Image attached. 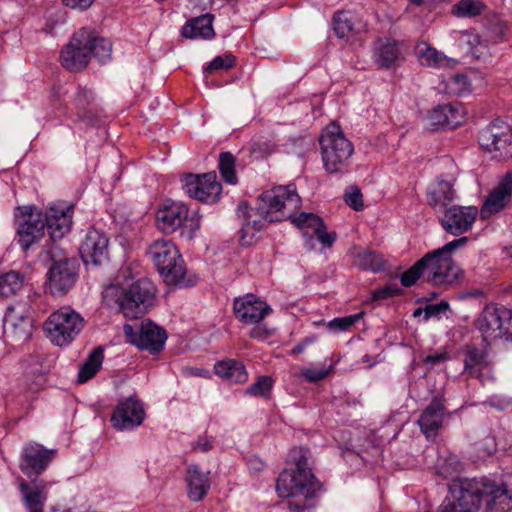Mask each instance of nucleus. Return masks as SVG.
I'll return each mask as SVG.
<instances>
[{"instance_id": "dca6fc26", "label": "nucleus", "mask_w": 512, "mask_h": 512, "mask_svg": "<svg viewBox=\"0 0 512 512\" xmlns=\"http://www.w3.org/2000/svg\"><path fill=\"white\" fill-rule=\"evenodd\" d=\"M182 187L191 198L205 203H214L220 196L222 186L215 173L202 176L187 175L182 179Z\"/></svg>"}, {"instance_id": "0e129e2a", "label": "nucleus", "mask_w": 512, "mask_h": 512, "mask_svg": "<svg viewBox=\"0 0 512 512\" xmlns=\"http://www.w3.org/2000/svg\"><path fill=\"white\" fill-rule=\"evenodd\" d=\"M250 336L252 338H257V339H262V338H265L266 335H260V330L259 328H254L252 329L251 333H250Z\"/></svg>"}, {"instance_id": "0eeeda50", "label": "nucleus", "mask_w": 512, "mask_h": 512, "mask_svg": "<svg viewBox=\"0 0 512 512\" xmlns=\"http://www.w3.org/2000/svg\"><path fill=\"white\" fill-rule=\"evenodd\" d=\"M83 327V317L70 307H62L50 314L43 326L47 338L60 347L72 343Z\"/></svg>"}, {"instance_id": "20e7f679", "label": "nucleus", "mask_w": 512, "mask_h": 512, "mask_svg": "<svg viewBox=\"0 0 512 512\" xmlns=\"http://www.w3.org/2000/svg\"><path fill=\"white\" fill-rule=\"evenodd\" d=\"M104 297L115 298L119 310L126 318L135 319L145 314L155 302L156 288L147 278H140L128 288L111 285L104 291Z\"/></svg>"}, {"instance_id": "2f4dec72", "label": "nucleus", "mask_w": 512, "mask_h": 512, "mask_svg": "<svg viewBox=\"0 0 512 512\" xmlns=\"http://www.w3.org/2000/svg\"><path fill=\"white\" fill-rule=\"evenodd\" d=\"M401 56L398 42L384 38L379 39L373 48V59L381 68H390Z\"/></svg>"}, {"instance_id": "9b49d317", "label": "nucleus", "mask_w": 512, "mask_h": 512, "mask_svg": "<svg viewBox=\"0 0 512 512\" xmlns=\"http://www.w3.org/2000/svg\"><path fill=\"white\" fill-rule=\"evenodd\" d=\"M4 333L16 342H26L32 335V307L28 301H19L10 305L4 316Z\"/></svg>"}, {"instance_id": "a19ab883", "label": "nucleus", "mask_w": 512, "mask_h": 512, "mask_svg": "<svg viewBox=\"0 0 512 512\" xmlns=\"http://www.w3.org/2000/svg\"><path fill=\"white\" fill-rule=\"evenodd\" d=\"M90 57L93 55L99 62L105 63L111 57L112 44L105 38L96 37L91 32V41L89 43Z\"/></svg>"}, {"instance_id": "4c0bfd02", "label": "nucleus", "mask_w": 512, "mask_h": 512, "mask_svg": "<svg viewBox=\"0 0 512 512\" xmlns=\"http://www.w3.org/2000/svg\"><path fill=\"white\" fill-rule=\"evenodd\" d=\"M24 276L17 271H9L0 274V297L15 295L21 290Z\"/></svg>"}, {"instance_id": "393cba45", "label": "nucleus", "mask_w": 512, "mask_h": 512, "mask_svg": "<svg viewBox=\"0 0 512 512\" xmlns=\"http://www.w3.org/2000/svg\"><path fill=\"white\" fill-rule=\"evenodd\" d=\"M23 214H27V219L19 225L18 236L21 247L27 250L43 236L45 221L43 213L32 207H24Z\"/></svg>"}, {"instance_id": "c756f323", "label": "nucleus", "mask_w": 512, "mask_h": 512, "mask_svg": "<svg viewBox=\"0 0 512 512\" xmlns=\"http://www.w3.org/2000/svg\"><path fill=\"white\" fill-rule=\"evenodd\" d=\"M453 177H440L427 191L428 204L434 209H444L456 197Z\"/></svg>"}, {"instance_id": "6e6552de", "label": "nucleus", "mask_w": 512, "mask_h": 512, "mask_svg": "<svg viewBox=\"0 0 512 512\" xmlns=\"http://www.w3.org/2000/svg\"><path fill=\"white\" fill-rule=\"evenodd\" d=\"M475 327L486 342L512 340V310L503 305L488 304L475 320Z\"/></svg>"}, {"instance_id": "39448f33", "label": "nucleus", "mask_w": 512, "mask_h": 512, "mask_svg": "<svg viewBox=\"0 0 512 512\" xmlns=\"http://www.w3.org/2000/svg\"><path fill=\"white\" fill-rule=\"evenodd\" d=\"M468 239L461 237L446 243L443 247L428 252L422 257L425 269V280L434 286L454 284L461 275V269L454 263L451 253L465 246Z\"/></svg>"}, {"instance_id": "e433bc0d", "label": "nucleus", "mask_w": 512, "mask_h": 512, "mask_svg": "<svg viewBox=\"0 0 512 512\" xmlns=\"http://www.w3.org/2000/svg\"><path fill=\"white\" fill-rule=\"evenodd\" d=\"M103 358L104 355L102 348L98 347L94 349L79 369L78 382L85 383L93 378L100 370Z\"/></svg>"}, {"instance_id": "7c9ffc66", "label": "nucleus", "mask_w": 512, "mask_h": 512, "mask_svg": "<svg viewBox=\"0 0 512 512\" xmlns=\"http://www.w3.org/2000/svg\"><path fill=\"white\" fill-rule=\"evenodd\" d=\"M334 31L339 38L349 39L366 30V23L351 11H338L333 17Z\"/></svg>"}, {"instance_id": "603ef678", "label": "nucleus", "mask_w": 512, "mask_h": 512, "mask_svg": "<svg viewBox=\"0 0 512 512\" xmlns=\"http://www.w3.org/2000/svg\"><path fill=\"white\" fill-rule=\"evenodd\" d=\"M344 200L348 206L353 208L355 211L363 209L362 193L359 188L352 186L344 194Z\"/></svg>"}, {"instance_id": "9d476101", "label": "nucleus", "mask_w": 512, "mask_h": 512, "mask_svg": "<svg viewBox=\"0 0 512 512\" xmlns=\"http://www.w3.org/2000/svg\"><path fill=\"white\" fill-rule=\"evenodd\" d=\"M480 146L498 160L512 158V126L496 119L483 128L478 137Z\"/></svg>"}, {"instance_id": "f704fd0d", "label": "nucleus", "mask_w": 512, "mask_h": 512, "mask_svg": "<svg viewBox=\"0 0 512 512\" xmlns=\"http://www.w3.org/2000/svg\"><path fill=\"white\" fill-rule=\"evenodd\" d=\"M465 371L477 378L482 377V374L485 370H489L487 354L482 349H478L476 347H467L465 352Z\"/></svg>"}, {"instance_id": "4d7b16f0", "label": "nucleus", "mask_w": 512, "mask_h": 512, "mask_svg": "<svg viewBox=\"0 0 512 512\" xmlns=\"http://www.w3.org/2000/svg\"><path fill=\"white\" fill-rule=\"evenodd\" d=\"M449 309V304L446 301H441L435 304H429L424 308V320L427 321L432 317H437L445 313Z\"/></svg>"}, {"instance_id": "5fc2aeb1", "label": "nucleus", "mask_w": 512, "mask_h": 512, "mask_svg": "<svg viewBox=\"0 0 512 512\" xmlns=\"http://www.w3.org/2000/svg\"><path fill=\"white\" fill-rule=\"evenodd\" d=\"M93 100V93L86 88L79 87L74 95V104L80 109H86Z\"/></svg>"}, {"instance_id": "b1692460", "label": "nucleus", "mask_w": 512, "mask_h": 512, "mask_svg": "<svg viewBox=\"0 0 512 512\" xmlns=\"http://www.w3.org/2000/svg\"><path fill=\"white\" fill-rule=\"evenodd\" d=\"M73 206L55 204L43 214L45 227L53 240L63 238L72 226Z\"/></svg>"}, {"instance_id": "69168bd1", "label": "nucleus", "mask_w": 512, "mask_h": 512, "mask_svg": "<svg viewBox=\"0 0 512 512\" xmlns=\"http://www.w3.org/2000/svg\"><path fill=\"white\" fill-rule=\"evenodd\" d=\"M421 314H424V308H417L414 310L413 312V316L414 317H418L420 316Z\"/></svg>"}, {"instance_id": "09e8293b", "label": "nucleus", "mask_w": 512, "mask_h": 512, "mask_svg": "<svg viewBox=\"0 0 512 512\" xmlns=\"http://www.w3.org/2000/svg\"><path fill=\"white\" fill-rule=\"evenodd\" d=\"M252 215L249 213L244 220L241 228V241L244 244H250L254 234L262 229L261 220L251 219Z\"/></svg>"}, {"instance_id": "e2e57ef3", "label": "nucleus", "mask_w": 512, "mask_h": 512, "mask_svg": "<svg viewBox=\"0 0 512 512\" xmlns=\"http://www.w3.org/2000/svg\"><path fill=\"white\" fill-rule=\"evenodd\" d=\"M312 343V340L306 338L303 342L297 344L291 351L292 354H299L302 353L305 349V347Z\"/></svg>"}, {"instance_id": "cd10ccee", "label": "nucleus", "mask_w": 512, "mask_h": 512, "mask_svg": "<svg viewBox=\"0 0 512 512\" xmlns=\"http://www.w3.org/2000/svg\"><path fill=\"white\" fill-rule=\"evenodd\" d=\"M209 475L210 471H203L197 464L188 466L185 481L191 501L199 502L207 495L211 486Z\"/></svg>"}, {"instance_id": "ddd939ff", "label": "nucleus", "mask_w": 512, "mask_h": 512, "mask_svg": "<svg viewBox=\"0 0 512 512\" xmlns=\"http://www.w3.org/2000/svg\"><path fill=\"white\" fill-rule=\"evenodd\" d=\"M158 227L164 233H172L182 226H188L191 232L199 229V217L190 215L188 207L181 202L164 204L156 214Z\"/></svg>"}, {"instance_id": "3c124183", "label": "nucleus", "mask_w": 512, "mask_h": 512, "mask_svg": "<svg viewBox=\"0 0 512 512\" xmlns=\"http://www.w3.org/2000/svg\"><path fill=\"white\" fill-rule=\"evenodd\" d=\"M333 370V364H331L328 368L325 366L322 367H307L301 370V375L308 382H317L319 380L324 379L328 374H330Z\"/></svg>"}, {"instance_id": "a211bd4d", "label": "nucleus", "mask_w": 512, "mask_h": 512, "mask_svg": "<svg viewBox=\"0 0 512 512\" xmlns=\"http://www.w3.org/2000/svg\"><path fill=\"white\" fill-rule=\"evenodd\" d=\"M511 198L512 172L509 171L499 178L497 185L487 195L479 212L481 217L488 219L492 215L499 213L508 206Z\"/></svg>"}, {"instance_id": "ea45409f", "label": "nucleus", "mask_w": 512, "mask_h": 512, "mask_svg": "<svg viewBox=\"0 0 512 512\" xmlns=\"http://www.w3.org/2000/svg\"><path fill=\"white\" fill-rule=\"evenodd\" d=\"M469 52L477 59L485 58L490 54V41L486 37L474 32L465 33Z\"/></svg>"}, {"instance_id": "6ab92c4d", "label": "nucleus", "mask_w": 512, "mask_h": 512, "mask_svg": "<svg viewBox=\"0 0 512 512\" xmlns=\"http://www.w3.org/2000/svg\"><path fill=\"white\" fill-rule=\"evenodd\" d=\"M145 418L143 405L133 397L121 401L114 409L111 422L120 431L132 430L142 424Z\"/></svg>"}, {"instance_id": "052dcab7", "label": "nucleus", "mask_w": 512, "mask_h": 512, "mask_svg": "<svg viewBox=\"0 0 512 512\" xmlns=\"http://www.w3.org/2000/svg\"><path fill=\"white\" fill-rule=\"evenodd\" d=\"M193 449L199 452H208L212 449V440L207 437L199 438L193 445Z\"/></svg>"}, {"instance_id": "72a5a7b5", "label": "nucleus", "mask_w": 512, "mask_h": 512, "mask_svg": "<svg viewBox=\"0 0 512 512\" xmlns=\"http://www.w3.org/2000/svg\"><path fill=\"white\" fill-rule=\"evenodd\" d=\"M212 21L213 16L211 14L193 18L182 27V35L189 39L211 38L214 35Z\"/></svg>"}, {"instance_id": "bf43d9fd", "label": "nucleus", "mask_w": 512, "mask_h": 512, "mask_svg": "<svg viewBox=\"0 0 512 512\" xmlns=\"http://www.w3.org/2000/svg\"><path fill=\"white\" fill-rule=\"evenodd\" d=\"M448 359L447 353H436L433 355H427L423 362L429 368H434L437 365L444 363Z\"/></svg>"}, {"instance_id": "f03ea898", "label": "nucleus", "mask_w": 512, "mask_h": 512, "mask_svg": "<svg viewBox=\"0 0 512 512\" xmlns=\"http://www.w3.org/2000/svg\"><path fill=\"white\" fill-rule=\"evenodd\" d=\"M483 498H486L490 509L496 507L505 511L512 508V496L506 486L483 478L453 484L449 489V495L440 505L439 512H474L479 508Z\"/></svg>"}, {"instance_id": "a18cd8bd", "label": "nucleus", "mask_w": 512, "mask_h": 512, "mask_svg": "<svg viewBox=\"0 0 512 512\" xmlns=\"http://www.w3.org/2000/svg\"><path fill=\"white\" fill-rule=\"evenodd\" d=\"M235 159L229 152L220 154L219 157V170L223 179L229 184H236L237 176L235 173Z\"/></svg>"}, {"instance_id": "c03bdc74", "label": "nucleus", "mask_w": 512, "mask_h": 512, "mask_svg": "<svg viewBox=\"0 0 512 512\" xmlns=\"http://www.w3.org/2000/svg\"><path fill=\"white\" fill-rule=\"evenodd\" d=\"M461 464L455 455L440 458L436 465L437 474L444 478H454L460 471Z\"/></svg>"}, {"instance_id": "f3484780", "label": "nucleus", "mask_w": 512, "mask_h": 512, "mask_svg": "<svg viewBox=\"0 0 512 512\" xmlns=\"http://www.w3.org/2000/svg\"><path fill=\"white\" fill-rule=\"evenodd\" d=\"M478 215L476 206L453 205L445 209L441 224L446 232L459 236L472 228Z\"/></svg>"}, {"instance_id": "338daca9", "label": "nucleus", "mask_w": 512, "mask_h": 512, "mask_svg": "<svg viewBox=\"0 0 512 512\" xmlns=\"http://www.w3.org/2000/svg\"><path fill=\"white\" fill-rule=\"evenodd\" d=\"M486 442L487 443L489 442L491 444V450H489L487 452V454L490 455L492 453V451H493V448H494L493 440L492 439H487Z\"/></svg>"}, {"instance_id": "423d86ee", "label": "nucleus", "mask_w": 512, "mask_h": 512, "mask_svg": "<svg viewBox=\"0 0 512 512\" xmlns=\"http://www.w3.org/2000/svg\"><path fill=\"white\" fill-rule=\"evenodd\" d=\"M320 145L323 165L327 172L343 173L347 170L354 148L337 123L329 124L322 131Z\"/></svg>"}, {"instance_id": "58836bf2", "label": "nucleus", "mask_w": 512, "mask_h": 512, "mask_svg": "<svg viewBox=\"0 0 512 512\" xmlns=\"http://www.w3.org/2000/svg\"><path fill=\"white\" fill-rule=\"evenodd\" d=\"M354 264L361 269L369 270L374 273L384 269V261L382 257L371 250H364L355 253Z\"/></svg>"}, {"instance_id": "c9c22d12", "label": "nucleus", "mask_w": 512, "mask_h": 512, "mask_svg": "<svg viewBox=\"0 0 512 512\" xmlns=\"http://www.w3.org/2000/svg\"><path fill=\"white\" fill-rule=\"evenodd\" d=\"M215 373L223 379L235 383H243L247 380L245 367L233 359L219 361L214 366Z\"/></svg>"}, {"instance_id": "8fccbe9b", "label": "nucleus", "mask_w": 512, "mask_h": 512, "mask_svg": "<svg viewBox=\"0 0 512 512\" xmlns=\"http://www.w3.org/2000/svg\"><path fill=\"white\" fill-rule=\"evenodd\" d=\"M272 388V380L270 377L261 376L252 384L246 393L251 396H267Z\"/></svg>"}, {"instance_id": "5701e85b", "label": "nucleus", "mask_w": 512, "mask_h": 512, "mask_svg": "<svg viewBox=\"0 0 512 512\" xmlns=\"http://www.w3.org/2000/svg\"><path fill=\"white\" fill-rule=\"evenodd\" d=\"M55 451L39 444H28L23 448L20 469L29 478L39 476L53 459Z\"/></svg>"}, {"instance_id": "de8ad7c7", "label": "nucleus", "mask_w": 512, "mask_h": 512, "mask_svg": "<svg viewBox=\"0 0 512 512\" xmlns=\"http://www.w3.org/2000/svg\"><path fill=\"white\" fill-rule=\"evenodd\" d=\"M424 263L425 261H422L421 258L412 267L400 275V281L404 287H411L420 277L425 279Z\"/></svg>"}, {"instance_id": "f257e3e1", "label": "nucleus", "mask_w": 512, "mask_h": 512, "mask_svg": "<svg viewBox=\"0 0 512 512\" xmlns=\"http://www.w3.org/2000/svg\"><path fill=\"white\" fill-rule=\"evenodd\" d=\"M286 464L277 479L278 495L288 498V508L292 512H313L321 484L312 471L309 450L294 447L289 452Z\"/></svg>"}, {"instance_id": "f8f14e48", "label": "nucleus", "mask_w": 512, "mask_h": 512, "mask_svg": "<svg viewBox=\"0 0 512 512\" xmlns=\"http://www.w3.org/2000/svg\"><path fill=\"white\" fill-rule=\"evenodd\" d=\"M124 333L129 343L153 354L163 350L167 339L165 330L150 320L136 325H124Z\"/></svg>"}, {"instance_id": "bb28decb", "label": "nucleus", "mask_w": 512, "mask_h": 512, "mask_svg": "<svg viewBox=\"0 0 512 512\" xmlns=\"http://www.w3.org/2000/svg\"><path fill=\"white\" fill-rule=\"evenodd\" d=\"M444 409V399L437 396L423 410L418 419V425L427 439L434 437L441 428L444 419Z\"/></svg>"}, {"instance_id": "7ed1b4c3", "label": "nucleus", "mask_w": 512, "mask_h": 512, "mask_svg": "<svg viewBox=\"0 0 512 512\" xmlns=\"http://www.w3.org/2000/svg\"><path fill=\"white\" fill-rule=\"evenodd\" d=\"M148 255L168 285L185 288L197 283L198 276L187 274L180 253L175 244L170 240H156L150 245Z\"/></svg>"}, {"instance_id": "a878e982", "label": "nucleus", "mask_w": 512, "mask_h": 512, "mask_svg": "<svg viewBox=\"0 0 512 512\" xmlns=\"http://www.w3.org/2000/svg\"><path fill=\"white\" fill-rule=\"evenodd\" d=\"M465 114L466 111L463 105L459 102H453L434 107L429 111L427 120L433 128H454L463 122Z\"/></svg>"}, {"instance_id": "1a4fd4ad", "label": "nucleus", "mask_w": 512, "mask_h": 512, "mask_svg": "<svg viewBox=\"0 0 512 512\" xmlns=\"http://www.w3.org/2000/svg\"><path fill=\"white\" fill-rule=\"evenodd\" d=\"M261 205L258 208L263 219L269 222L280 218L272 217L271 213L281 212L282 217L291 218L292 214L301 206V198L294 184L277 186L264 192L260 197Z\"/></svg>"}, {"instance_id": "2eb2a0df", "label": "nucleus", "mask_w": 512, "mask_h": 512, "mask_svg": "<svg viewBox=\"0 0 512 512\" xmlns=\"http://www.w3.org/2000/svg\"><path fill=\"white\" fill-rule=\"evenodd\" d=\"M91 31L82 28L75 32L69 43L62 49L60 60L63 67L70 71L84 69L90 61L89 43Z\"/></svg>"}, {"instance_id": "774afa93", "label": "nucleus", "mask_w": 512, "mask_h": 512, "mask_svg": "<svg viewBox=\"0 0 512 512\" xmlns=\"http://www.w3.org/2000/svg\"><path fill=\"white\" fill-rule=\"evenodd\" d=\"M507 255L512 258V246L506 248Z\"/></svg>"}, {"instance_id": "aec40b11", "label": "nucleus", "mask_w": 512, "mask_h": 512, "mask_svg": "<svg viewBox=\"0 0 512 512\" xmlns=\"http://www.w3.org/2000/svg\"><path fill=\"white\" fill-rule=\"evenodd\" d=\"M233 309L235 317L247 325L260 323L272 312L270 306L254 294H246L236 298Z\"/></svg>"}, {"instance_id": "37998d69", "label": "nucleus", "mask_w": 512, "mask_h": 512, "mask_svg": "<svg viewBox=\"0 0 512 512\" xmlns=\"http://www.w3.org/2000/svg\"><path fill=\"white\" fill-rule=\"evenodd\" d=\"M448 94L462 96L471 91V82L464 74H455L446 83Z\"/></svg>"}, {"instance_id": "49530a36", "label": "nucleus", "mask_w": 512, "mask_h": 512, "mask_svg": "<svg viewBox=\"0 0 512 512\" xmlns=\"http://www.w3.org/2000/svg\"><path fill=\"white\" fill-rule=\"evenodd\" d=\"M363 313H356L343 317H337L327 323V328L331 332H344L355 325L361 318Z\"/></svg>"}, {"instance_id": "412c9836", "label": "nucleus", "mask_w": 512, "mask_h": 512, "mask_svg": "<svg viewBox=\"0 0 512 512\" xmlns=\"http://www.w3.org/2000/svg\"><path fill=\"white\" fill-rule=\"evenodd\" d=\"M108 238L97 230L89 229L80 246L79 252L83 262L88 265H101L108 260Z\"/></svg>"}, {"instance_id": "13d9d810", "label": "nucleus", "mask_w": 512, "mask_h": 512, "mask_svg": "<svg viewBox=\"0 0 512 512\" xmlns=\"http://www.w3.org/2000/svg\"><path fill=\"white\" fill-rule=\"evenodd\" d=\"M94 1L95 0H61L63 5L77 11L87 10L94 3Z\"/></svg>"}, {"instance_id": "680f3d73", "label": "nucleus", "mask_w": 512, "mask_h": 512, "mask_svg": "<svg viewBox=\"0 0 512 512\" xmlns=\"http://www.w3.org/2000/svg\"><path fill=\"white\" fill-rule=\"evenodd\" d=\"M51 512H94V511H92L90 509V507L80 506V507H74V508L64 509V510L53 509Z\"/></svg>"}, {"instance_id": "6e6d98bb", "label": "nucleus", "mask_w": 512, "mask_h": 512, "mask_svg": "<svg viewBox=\"0 0 512 512\" xmlns=\"http://www.w3.org/2000/svg\"><path fill=\"white\" fill-rule=\"evenodd\" d=\"M401 293V288L397 284H387L381 288L373 291L372 296L375 300L387 299L390 297H394Z\"/></svg>"}, {"instance_id": "79ce46f5", "label": "nucleus", "mask_w": 512, "mask_h": 512, "mask_svg": "<svg viewBox=\"0 0 512 512\" xmlns=\"http://www.w3.org/2000/svg\"><path fill=\"white\" fill-rule=\"evenodd\" d=\"M484 8L480 0H460L453 6V13L459 17H474L481 14Z\"/></svg>"}, {"instance_id": "473e14b6", "label": "nucleus", "mask_w": 512, "mask_h": 512, "mask_svg": "<svg viewBox=\"0 0 512 512\" xmlns=\"http://www.w3.org/2000/svg\"><path fill=\"white\" fill-rule=\"evenodd\" d=\"M20 490L28 512H43V507L47 500L48 483L40 482L30 487L26 482H22Z\"/></svg>"}, {"instance_id": "4468645a", "label": "nucleus", "mask_w": 512, "mask_h": 512, "mask_svg": "<svg viewBox=\"0 0 512 512\" xmlns=\"http://www.w3.org/2000/svg\"><path fill=\"white\" fill-rule=\"evenodd\" d=\"M293 223L302 230L304 245L307 250H315L316 242L323 248H331L336 240L335 232H327L322 219L312 213H301L293 218Z\"/></svg>"}, {"instance_id": "864d4df0", "label": "nucleus", "mask_w": 512, "mask_h": 512, "mask_svg": "<svg viewBox=\"0 0 512 512\" xmlns=\"http://www.w3.org/2000/svg\"><path fill=\"white\" fill-rule=\"evenodd\" d=\"M235 58L232 55H222L215 57L205 69L206 72L226 70L233 67Z\"/></svg>"}, {"instance_id": "4be33fe9", "label": "nucleus", "mask_w": 512, "mask_h": 512, "mask_svg": "<svg viewBox=\"0 0 512 512\" xmlns=\"http://www.w3.org/2000/svg\"><path fill=\"white\" fill-rule=\"evenodd\" d=\"M77 271L72 261L56 262L47 274V287L53 295L66 294L76 283Z\"/></svg>"}, {"instance_id": "c85d7f7f", "label": "nucleus", "mask_w": 512, "mask_h": 512, "mask_svg": "<svg viewBox=\"0 0 512 512\" xmlns=\"http://www.w3.org/2000/svg\"><path fill=\"white\" fill-rule=\"evenodd\" d=\"M415 55L420 65L432 69L453 68L458 63L425 41L416 44Z\"/></svg>"}]
</instances>
